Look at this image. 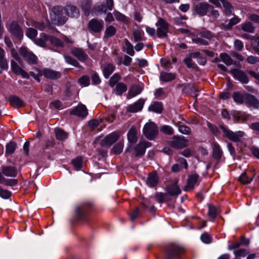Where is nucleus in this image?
Wrapping results in <instances>:
<instances>
[{"label": "nucleus", "instance_id": "nucleus-4", "mask_svg": "<svg viewBox=\"0 0 259 259\" xmlns=\"http://www.w3.org/2000/svg\"><path fill=\"white\" fill-rule=\"evenodd\" d=\"M165 252V259H179L184 253V249L177 245L170 244L167 247Z\"/></svg>", "mask_w": 259, "mask_h": 259}, {"label": "nucleus", "instance_id": "nucleus-9", "mask_svg": "<svg viewBox=\"0 0 259 259\" xmlns=\"http://www.w3.org/2000/svg\"><path fill=\"white\" fill-rule=\"evenodd\" d=\"M199 175L194 174L190 175L187 179V183L186 186L184 187L185 191H189L193 190L195 186L199 185Z\"/></svg>", "mask_w": 259, "mask_h": 259}, {"label": "nucleus", "instance_id": "nucleus-5", "mask_svg": "<svg viewBox=\"0 0 259 259\" xmlns=\"http://www.w3.org/2000/svg\"><path fill=\"white\" fill-rule=\"evenodd\" d=\"M157 26L156 34L159 38L167 36L168 32L169 24L163 19L159 18L156 23Z\"/></svg>", "mask_w": 259, "mask_h": 259}, {"label": "nucleus", "instance_id": "nucleus-26", "mask_svg": "<svg viewBox=\"0 0 259 259\" xmlns=\"http://www.w3.org/2000/svg\"><path fill=\"white\" fill-rule=\"evenodd\" d=\"M89 206L85 205L78 206L76 208V215L78 220H82L87 214Z\"/></svg>", "mask_w": 259, "mask_h": 259}, {"label": "nucleus", "instance_id": "nucleus-56", "mask_svg": "<svg viewBox=\"0 0 259 259\" xmlns=\"http://www.w3.org/2000/svg\"><path fill=\"white\" fill-rule=\"evenodd\" d=\"M232 116L234 120L237 121H244L246 120V118L244 117L243 114L239 111H233L232 113Z\"/></svg>", "mask_w": 259, "mask_h": 259}, {"label": "nucleus", "instance_id": "nucleus-54", "mask_svg": "<svg viewBox=\"0 0 259 259\" xmlns=\"http://www.w3.org/2000/svg\"><path fill=\"white\" fill-rule=\"evenodd\" d=\"M160 132L167 135H172L174 134V129L168 125L162 126L160 128Z\"/></svg>", "mask_w": 259, "mask_h": 259}, {"label": "nucleus", "instance_id": "nucleus-45", "mask_svg": "<svg viewBox=\"0 0 259 259\" xmlns=\"http://www.w3.org/2000/svg\"><path fill=\"white\" fill-rule=\"evenodd\" d=\"M124 43L126 47V53L131 56H134L135 51L134 50L133 46L130 41L127 38H125L124 39Z\"/></svg>", "mask_w": 259, "mask_h": 259}, {"label": "nucleus", "instance_id": "nucleus-27", "mask_svg": "<svg viewBox=\"0 0 259 259\" xmlns=\"http://www.w3.org/2000/svg\"><path fill=\"white\" fill-rule=\"evenodd\" d=\"M127 140L130 144H135L138 140L137 131L135 127L132 126L128 131L127 134Z\"/></svg>", "mask_w": 259, "mask_h": 259}, {"label": "nucleus", "instance_id": "nucleus-38", "mask_svg": "<svg viewBox=\"0 0 259 259\" xmlns=\"http://www.w3.org/2000/svg\"><path fill=\"white\" fill-rule=\"evenodd\" d=\"M241 29L245 32L253 33L255 30L252 24L250 22H245L241 25Z\"/></svg>", "mask_w": 259, "mask_h": 259}, {"label": "nucleus", "instance_id": "nucleus-34", "mask_svg": "<svg viewBox=\"0 0 259 259\" xmlns=\"http://www.w3.org/2000/svg\"><path fill=\"white\" fill-rule=\"evenodd\" d=\"M241 20L237 16H235L230 20L228 24H222L221 27L225 29H231L232 27L240 22Z\"/></svg>", "mask_w": 259, "mask_h": 259}, {"label": "nucleus", "instance_id": "nucleus-51", "mask_svg": "<svg viewBox=\"0 0 259 259\" xmlns=\"http://www.w3.org/2000/svg\"><path fill=\"white\" fill-rule=\"evenodd\" d=\"M16 147L17 144L16 143L13 142H10L6 146V154H8L9 155L13 154L15 151Z\"/></svg>", "mask_w": 259, "mask_h": 259}, {"label": "nucleus", "instance_id": "nucleus-15", "mask_svg": "<svg viewBox=\"0 0 259 259\" xmlns=\"http://www.w3.org/2000/svg\"><path fill=\"white\" fill-rule=\"evenodd\" d=\"M8 30L13 35L19 38L22 37L23 35V32L21 27L16 21H12L10 23Z\"/></svg>", "mask_w": 259, "mask_h": 259}, {"label": "nucleus", "instance_id": "nucleus-7", "mask_svg": "<svg viewBox=\"0 0 259 259\" xmlns=\"http://www.w3.org/2000/svg\"><path fill=\"white\" fill-rule=\"evenodd\" d=\"M188 142V140L184 137L175 136L169 141V145L176 149H182L187 146Z\"/></svg>", "mask_w": 259, "mask_h": 259}, {"label": "nucleus", "instance_id": "nucleus-42", "mask_svg": "<svg viewBox=\"0 0 259 259\" xmlns=\"http://www.w3.org/2000/svg\"><path fill=\"white\" fill-rule=\"evenodd\" d=\"M116 32V29L115 27L112 25H110L106 28L104 37L109 38L112 37L115 34Z\"/></svg>", "mask_w": 259, "mask_h": 259}, {"label": "nucleus", "instance_id": "nucleus-48", "mask_svg": "<svg viewBox=\"0 0 259 259\" xmlns=\"http://www.w3.org/2000/svg\"><path fill=\"white\" fill-rule=\"evenodd\" d=\"M192 40L194 43L199 45L207 46L209 44L208 41L199 36L198 34L195 37L193 38Z\"/></svg>", "mask_w": 259, "mask_h": 259}, {"label": "nucleus", "instance_id": "nucleus-29", "mask_svg": "<svg viewBox=\"0 0 259 259\" xmlns=\"http://www.w3.org/2000/svg\"><path fill=\"white\" fill-rule=\"evenodd\" d=\"M9 101L11 106L16 108L21 107L24 105L23 101L16 96H11L9 97Z\"/></svg>", "mask_w": 259, "mask_h": 259}, {"label": "nucleus", "instance_id": "nucleus-28", "mask_svg": "<svg viewBox=\"0 0 259 259\" xmlns=\"http://www.w3.org/2000/svg\"><path fill=\"white\" fill-rule=\"evenodd\" d=\"M223 155V151L220 146L217 143H214L212 145V156L217 160H219Z\"/></svg>", "mask_w": 259, "mask_h": 259}, {"label": "nucleus", "instance_id": "nucleus-43", "mask_svg": "<svg viewBox=\"0 0 259 259\" xmlns=\"http://www.w3.org/2000/svg\"><path fill=\"white\" fill-rule=\"evenodd\" d=\"M225 9V13L227 16L231 15L233 12V8L230 4L226 0H220Z\"/></svg>", "mask_w": 259, "mask_h": 259}, {"label": "nucleus", "instance_id": "nucleus-8", "mask_svg": "<svg viewBox=\"0 0 259 259\" xmlns=\"http://www.w3.org/2000/svg\"><path fill=\"white\" fill-rule=\"evenodd\" d=\"M230 73L235 79L239 81L242 83H247L249 81L246 73L239 69H232L230 71Z\"/></svg>", "mask_w": 259, "mask_h": 259}, {"label": "nucleus", "instance_id": "nucleus-36", "mask_svg": "<svg viewBox=\"0 0 259 259\" xmlns=\"http://www.w3.org/2000/svg\"><path fill=\"white\" fill-rule=\"evenodd\" d=\"M127 86L123 82H118L115 85L114 93L117 95H121L127 91Z\"/></svg>", "mask_w": 259, "mask_h": 259}, {"label": "nucleus", "instance_id": "nucleus-40", "mask_svg": "<svg viewBox=\"0 0 259 259\" xmlns=\"http://www.w3.org/2000/svg\"><path fill=\"white\" fill-rule=\"evenodd\" d=\"M115 67L113 64H108L103 69V74L106 78H108L109 76L112 73L114 70Z\"/></svg>", "mask_w": 259, "mask_h": 259}, {"label": "nucleus", "instance_id": "nucleus-24", "mask_svg": "<svg viewBox=\"0 0 259 259\" xmlns=\"http://www.w3.org/2000/svg\"><path fill=\"white\" fill-rule=\"evenodd\" d=\"M158 181L159 177L158 174L156 171H154L148 175L146 183L150 187H154L158 184Z\"/></svg>", "mask_w": 259, "mask_h": 259}, {"label": "nucleus", "instance_id": "nucleus-50", "mask_svg": "<svg viewBox=\"0 0 259 259\" xmlns=\"http://www.w3.org/2000/svg\"><path fill=\"white\" fill-rule=\"evenodd\" d=\"M233 253L236 257H245L248 253L249 251L246 249H239L234 250Z\"/></svg>", "mask_w": 259, "mask_h": 259}, {"label": "nucleus", "instance_id": "nucleus-30", "mask_svg": "<svg viewBox=\"0 0 259 259\" xmlns=\"http://www.w3.org/2000/svg\"><path fill=\"white\" fill-rule=\"evenodd\" d=\"M142 91V89L138 85H133L129 89L127 95L128 99L132 98L139 95Z\"/></svg>", "mask_w": 259, "mask_h": 259}, {"label": "nucleus", "instance_id": "nucleus-47", "mask_svg": "<svg viewBox=\"0 0 259 259\" xmlns=\"http://www.w3.org/2000/svg\"><path fill=\"white\" fill-rule=\"evenodd\" d=\"M251 45L254 51L259 55V38L255 36L251 37Z\"/></svg>", "mask_w": 259, "mask_h": 259}, {"label": "nucleus", "instance_id": "nucleus-6", "mask_svg": "<svg viewBox=\"0 0 259 259\" xmlns=\"http://www.w3.org/2000/svg\"><path fill=\"white\" fill-rule=\"evenodd\" d=\"M19 53L29 64L33 65L37 64L38 61L37 57L27 48L25 47L20 48Z\"/></svg>", "mask_w": 259, "mask_h": 259}, {"label": "nucleus", "instance_id": "nucleus-10", "mask_svg": "<svg viewBox=\"0 0 259 259\" xmlns=\"http://www.w3.org/2000/svg\"><path fill=\"white\" fill-rule=\"evenodd\" d=\"M89 28L92 31L95 33L100 32L104 27V22L103 20H99L97 19H93L89 23Z\"/></svg>", "mask_w": 259, "mask_h": 259}, {"label": "nucleus", "instance_id": "nucleus-53", "mask_svg": "<svg viewBox=\"0 0 259 259\" xmlns=\"http://www.w3.org/2000/svg\"><path fill=\"white\" fill-rule=\"evenodd\" d=\"M37 34V31L36 29L32 28H28L26 31V35L31 39L35 40Z\"/></svg>", "mask_w": 259, "mask_h": 259}, {"label": "nucleus", "instance_id": "nucleus-32", "mask_svg": "<svg viewBox=\"0 0 259 259\" xmlns=\"http://www.w3.org/2000/svg\"><path fill=\"white\" fill-rule=\"evenodd\" d=\"M162 109V104L159 102H154L152 103L148 107L149 111H152L157 113H161Z\"/></svg>", "mask_w": 259, "mask_h": 259}, {"label": "nucleus", "instance_id": "nucleus-22", "mask_svg": "<svg viewBox=\"0 0 259 259\" xmlns=\"http://www.w3.org/2000/svg\"><path fill=\"white\" fill-rule=\"evenodd\" d=\"M67 18H77L79 15V10L74 6L67 5L64 7Z\"/></svg>", "mask_w": 259, "mask_h": 259}, {"label": "nucleus", "instance_id": "nucleus-61", "mask_svg": "<svg viewBox=\"0 0 259 259\" xmlns=\"http://www.w3.org/2000/svg\"><path fill=\"white\" fill-rule=\"evenodd\" d=\"M78 82L81 85L87 87L90 84V78L87 75L82 76L79 79Z\"/></svg>", "mask_w": 259, "mask_h": 259}, {"label": "nucleus", "instance_id": "nucleus-62", "mask_svg": "<svg viewBox=\"0 0 259 259\" xmlns=\"http://www.w3.org/2000/svg\"><path fill=\"white\" fill-rule=\"evenodd\" d=\"M198 35L202 37L203 39L206 38L210 40L212 37H213V34L209 31H203L198 33Z\"/></svg>", "mask_w": 259, "mask_h": 259}, {"label": "nucleus", "instance_id": "nucleus-11", "mask_svg": "<svg viewBox=\"0 0 259 259\" xmlns=\"http://www.w3.org/2000/svg\"><path fill=\"white\" fill-rule=\"evenodd\" d=\"M151 143L148 141H141L138 144L134 147V151L136 156H141L143 155L147 148L150 147Z\"/></svg>", "mask_w": 259, "mask_h": 259}, {"label": "nucleus", "instance_id": "nucleus-12", "mask_svg": "<svg viewBox=\"0 0 259 259\" xmlns=\"http://www.w3.org/2000/svg\"><path fill=\"white\" fill-rule=\"evenodd\" d=\"M11 70L17 75H21L23 78L29 79V75L13 60L11 61Z\"/></svg>", "mask_w": 259, "mask_h": 259}, {"label": "nucleus", "instance_id": "nucleus-64", "mask_svg": "<svg viewBox=\"0 0 259 259\" xmlns=\"http://www.w3.org/2000/svg\"><path fill=\"white\" fill-rule=\"evenodd\" d=\"M184 62L187 66L189 68H195L196 65L194 63L190 57H188L184 60Z\"/></svg>", "mask_w": 259, "mask_h": 259}, {"label": "nucleus", "instance_id": "nucleus-2", "mask_svg": "<svg viewBox=\"0 0 259 259\" xmlns=\"http://www.w3.org/2000/svg\"><path fill=\"white\" fill-rule=\"evenodd\" d=\"M220 128L223 133L224 136L234 142H238L240 141L241 138H242L245 135V133L242 131L233 132L224 124L220 125Z\"/></svg>", "mask_w": 259, "mask_h": 259}, {"label": "nucleus", "instance_id": "nucleus-46", "mask_svg": "<svg viewBox=\"0 0 259 259\" xmlns=\"http://www.w3.org/2000/svg\"><path fill=\"white\" fill-rule=\"evenodd\" d=\"M114 15L117 21L122 22L126 23L128 21V19L124 15L120 13V12L115 11L113 12Z\"/></svg>", "mask_w": 259, "mask_h": 259}, {"label": "nucleus", "instance_id": "nucleus-58", "mask_svg": "<svg viewBox=\"0 0 259 259\" xmlns=\"http://www.w3.org/2000/svg\"><path fill=\"white\" fill-rule=\"evenodd\" d=\"M239 181L243 184H248L252 181V178H249L246 172H243L239 178Z\"/></svg>", "mask_w": 259, "mask_h": 259}, {"label": "nucleus", "instance_id": "nucleus-55", "mask_svg": "<svg viewBox=\"0 0 259 259\" xmlns=\"http://www.w3.org/2000/svg\"><path fill=\"white\" fill-rule=\"evenodd\" d=\"M120 76L117 73L114 74L110 79L109 80V85L111 87L113 88L117 83H118V81L120 79Z\"/></svg>", "mask_w": 259, "mask_h": 259}, {"label": "nucleus", "instance_id": "nucleus-19", "mask_svg": "<svg viewBox=\"0 0 259 259\" xmlns=\"http://www.w3.org/2000/svg\"><path fill=\"white\" fill-rule=\"evenodd\" d=\"M2 174L6 177H16L17 176V169L16 167L3 165L1 167Z\"/></svg>", "mask_w": 259, "mask_h": 259}, {"label": "nucleus", "instance_id": "nucleus-20", "mask_svg": "<svg viewBox=\"0 0 259 259\" xmlns=\"http://www.w3.org/2000/svg\"><path fill=\"white\" fill-rule=\"evenodd\" d=\"M145 103V100L143 99H140L137 102L134 103V104L130 105L127 107V110L132 113H135L138 111L142 110L144 104Z\"/></svg>", "mask_w": 259, "mask_h": 259}, {"label": "nucleus", "instance_id": "nucleus-59", "mask_svg": "<svg viewBox=\"0 0 259 259\" xmlns=\"http://www.w3.org/2000/svg\"><path fill=\"white\" fill-rule=\"evenodd\" d=\"M12 192L8 190L4 189L0 187V197L5 199H8L11 197Z\"/></svg>", "mask_w": 259, "mask_h": 259}, {"label": "nucleus", "instance_id": "nucleus-21", "mask_svg": "<svg viewBox=\"0 0 259 259\" xmlns=\"http://www.w3.org/2000/svg\"><path fill=\"white\" fill-rule=\"evenodd\" d=\"M71 52L73 55L81 62H84L88 59V55L80 48H72Z\"/></svg>", "mask_w": 259, "mask_h": 259}, {"label": "nucleus", "instance_id": "nucleus-14", "mask_svg": "<svg viewBox=\"0 0 259 259\" xmlns=\"http://www.w3.org/2000/svg\"><path fill=\"white\" fill-rule=\"evenodd\" d=\"M88 113V109L83 104L78 105L70 111L71 115H76L82 118L86 117Z\"/></svg>", "mask_w": 259, "mask_h": 259}, {"label": "nucleus", "instance_id": "nucleus-33", "mask_svg": "<svg viewBox=\"0 0 259 259\" xmlns=\"http://www.w3.org/2000/svg\"><path fill=\"white\" fill-rule=\"evenodd\" d=\"M246 93H241L239 92L233 93L232 97L234 101L239 104H242L244 103Z\"/></svg>", "mask_w": 259, "mask_h": 259}, {"label": "nucleus", "instance_id": "nucleus-52", "mask_svg": "<svg viewBox=\"0 0 259 259\" xmlns=\"http://www.w3.org/2000/svg\"><path fill=\"white\" fill-rule=\"evenodd\" d=\"M49 40L51 44L56 47H63L64 46L63 41L56 37H50Z\"/></svg>", "mask_w": 259, "mask_h": 259}, {"label": "nucleus", "instance_id": "nucleus-17", "mask_svg": "<svg viewBox=\"0 0 259 259\" xmlns=\"http://www.w3.org/2000/svg\"><path fill=\"white\" fill-rule=\"evenodd\" d=\"M114 6L113 0H106V4L96 6L94 9L97 12L106 13L107 10H112Z\"/></svg>", "mask_w": 259, "mask_h": 259}, {"label": "nucleus", "instance_id": "nucleus-18", "mask_svg": "<svg viewBox=\"0 0 259 259\" xmlns=\"http://www.w3.org/2000/svg\"><path fill=\"white\" fill-rule=\"evenodd\" d=\"M119 135L117 132H113L107 136L102 141V145L110 146L117 141Z\"/></svg>", "mask_w": 259, "mask_h": 259}, {"label": "nucleus", "instance_id": "nucleus-35", "mask_svg": "<svg viewBox=\"0 0 259 259\" xmlns=\"http://www.w3.org/2000/svg\"><path fill=\"white\" fill-rule=\"evenodd\" d=\"M176 78V74L172 73L161 72L160 74V79L163 82H169Z\"/></svg>", "mask_w": 259, "mask_h": 259}, {"label": "nucleus", "instance_id": "nucleus-3", "mask_svg": "<svg viewBox=\"0 0 259 259\" xmlns=\"http://www.w3.org/2000/svg\"><path fill=\"white\" fill-rule=\"evenodd\" d=\"M144 136L149 140H154L158 134L157 125L152 121L146 123L143 129Z\"/></svg>", "mask_w": 259, "mask_h": 259}, {"label": "nucleus", "instance_id": "nucleus-39", "mask_svg": "<svg viewBox=\"0 0 259 259\" xmlns=\"http://www.w3.org/2000/svg\"><path fill=\"white\" fill-rule=\"evenodd\" d=\"M219 209L212 204H208V214L211 219H214L219 213Z\"/></svg>", "mask_w": 259, "mask_h": 259}, {"label": "nucleus", "instance_id": "nucleus-60", "mask_svg": "<svg viewBox=\"0 0 259 259\" xmlns=\"http://www.w3.org/2000/svg\"><path fill=\"white\" fill-rule=\"evenodd\" d=\"M123 148V144L121 142L118 143L113 147L112 152L116 155L119 154L122 151Z\"/></svg>", "mask_w": 259, "mask_h": 259}, {"label": "nucleus", "instance_id": "nucleus-41", "mask_svg": "<svg viewBox=\"0 0 259 259\" xmlns=\"http://www.w3.org/2000/svg\"><path fill=\"white\" fill-rule=\"evenodd\" d=\"M220 58L222 61L227 66L235 64L231 57L226 53H221Z\"/></svg>", "mask_w": 259, "mask_h": 259}, {"label": "nucleus", "instance_id": "nucleus-13", "mask_svg": "<svg viewBox=\"0 0 259 259\" xmlns=\"http://www.w3.org/2000/svg\"><path fill=\"white\" fill-rule=\"evenodd\" d=\"M40 75L50 79H57L60 78L61 73L50 68H45L41 70L40 73Z\"/></svg>", "mask_w": 259, "mask_h": 259}, {"label": "nucleus", "instance_id": "nucleus-23", "mask_svg": "<svg viewBox=\"0 0 259 259\" xmlns=\"http://www.w3.org/2000/svg\"><path fill=\"white\" fill-rule=\"evenodd\" d=\"M244 103L255 108L259 107V101L254 96L249 94H246Z\"/></svg>", "mask_w": 259, "mask_h": 259}, {"label": "nucleus", "instance_id": "nucleus-44", "mask_svg": "<svg viewBox=\"0 0 259 259\" xmlns=\"http://www.w3.org/2000/svg\"><path fill=\"white\" fill-rule=\"evenodd\" d=\"M91 2L90 0H85L81 4V8L84 11V14L87 16L90 13V9L91 7Z\"/></svg>", "mask_w": 259, "mask_h": 259}, {"label": "nucleus", "instance_id": "nucleus-57", "mask_svg": "<svg viewBox=\"0 0 259 259\" xmlns=\"http://www.w3.org/2000/svg\"><path fill=\"white\" fill-rule=\"evenodd\" d=\"M82 159L81 157H77L72 160V163L76 170H79L82 166Z\"/></svg>", "mask_w": 259, "mask_h": 259}, {"label": "nucleus", "instance_id": "nucleus-49", "mask_svg": "<svg viewBox=\"0 0 259 259\" xmlns=\"http://www.w3.org/2000/svg\"><path fill=\"white\" fill-rule=\"evenodd\" d=\"M144 32L140 30H136L133 32V37L135 42L143 40Z\"/></svg>", "mask_w": 259, "mask_h": 259}, {"label": "nucleus", "instance_id": "nucleus-31", "mask_svg": "<svg viewBox=\"0 0 259 259\" xmlns=\"http://www.w3.org/2000/svg\"><path fill=\"white\" fill-rule=\"evenodd\" d=\"M50 37L45 33H41L39 37L34 40V42L41 47H46L47 41Z\"/></svg>", "mask_w": 259, "mask_h": 259}, {"label": "nucleus", "instance_id": "nucleus-63", "mask_svg": "<svg viewBox=\"0 0 259 259\" xmlns=\"http://www.w3.org/2000/svg\"><path fill=\"white\" fill-rule=\"evenodd\" d=\"M207 126L209 131L213 134L214 136H218L220 132L218 128L214 125L212 124L211 123L208 122L207 123Z\"/></svg>", "mask_w": 259, "mask_h": 259}, {"label": "nucleus", "instance_id": "nucleus-25", "mask_svg": "<svg viewBox=\"0 0 259 259\" xmlns=\"http://www.w3.org/2000/svg\"><path fill=\"white\" fill-rule=\"evenodd\" d=\"M211 6L206 3H200L194 7L195 12L200 15L204 16L209 9H212Z\"/></svg>", "mask_w": 259, "mask_h": 259}, {"label": "nucleus", "instance_id": "nucleus-37", "mask_svg": "<svg viewBox=\"0 0 259 259\" xmlns=\"http://www.w3.org/2000/svg\"><path fill=\"white\" fill-rule=\"evenodd\" d=\"M55 133L56 137L58 140H64L67 139L68 137L67 133L60 128H56Z\"/></svg>", "mask_w": 259, "mask_h": 259}, {"label": "nucleus", "instance_id": "nucleus-1", "mask_svg": "<svg viewBox=\"0 0 259 259\" xmlns=\"http://www.w3.org/2000/svg\"><path fill=\"white\" fill-rule=\"evenodd\" d=\"M51 15L52 21L57 25H63L68 20L65 10L62 6H57L52 8Z\"/></svg>", "mask_w": 259, "mask_h": 259}, {"label": "nucleus", "instance_id": "nucleus-16", "mask_svg": "<svg viewBox=\"0 0 259 259\" xmlns=\"http://www.w3.org/2000/svg\"><path fill=\"white\" fill-rule=\"evenodd\" d=\"M165 191L170 196L175 197H177L181 192L177 181L167 185L165 188Z\"/></svg>", "mask_w": 259, "mask_h": 259}]
</instances>
